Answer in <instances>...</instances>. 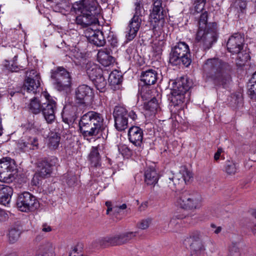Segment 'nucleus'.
I'll return each mask as SVG.
<instances>
[{
  "label": "nucleus",
  "instance_id": "49530a36",
  "mask_svg": "<svg viewBox=\"0 0 256 256\" xmlns=\"http://www.w3.org/2000/svg\"><path fill=\"white\" fill-rule=\"evenodd\" d=\"M162 42H155L152 44L153 51L157 54H162Z\"/></svg>",
  "mask_w": 256,
  "mask_h": 256
},
{
  "label": "nucleus",
  "instance_id": "a19ab883",
  "mask_svg": "<svg viewBox=\"0 0 256 256\" xmlns=\"http://www.w3.org/2000/svg\"><path fill=\"white\" fill-rule=\"evenodd\" d=\"M134 6L135 7V13L134 15H136L139 17H140L142 16V12L144 10L142 0H136Z\"/></svg>",
  "mask_w": 256,
  "mask_h": 256
},
{
  "label": "nucleus",
  "instance_id": "79ce46f5",
  "mask_svg": "<svg viewBox=\"0 0 256 256\" xmlns=\"http://www.w3.org/2000/svg\"><path fill=\"white\" fill-rule=\"evenodd\" d=\"M138 32V31L134 28L128 26L126 32V40L130 42L134 40Z\"/></svg>",
  "mask_w": 256,
  "mask_h": 256
},
{
  "label": "nucleus",
  "instance_id": "5701e85b",
  "mask_svg": "<svg viewBox=\"0 0 256 256\" xmlns=\"http://www.w3.org/2000/svg\"><path fill=\"white\" fill-rule=\"evenodd\" d=\"M13 193L12 188L6 184H0V204L6 206L9 204Z\"/></svg>",
  "mask_w": 256,
  "mask_h": 256
},
{
  "label": "nucleus",
  "instance_id": "bf43d9fd",
  "mask_svg": "<svg viewBox=\"0 0 256 256\" xmlns=\"http://www.w3.org/2000/svg\"><path fill=\"white\" fill-rule=\"evenodd\" d=\"M52 230V228L50 226H48L46 224L42 225V231L44 232H50Z\"/></svg>",
  "mask_w": 256,
  "mask_h": 256
},
{
  "label": "nucleus",
  "instance_id": "7ed1b4c3",
  "mask_svg": "<svg viewBox=\"0 0 256 256\" xmlns=\"http://www.w3.org/2000/svg\"><path fill=\"white\" fill-rule=\"evenodd\" d=\"M185 242L190 246L192 256H200L204 254L207 244L211 245L210 251L215 252V244L213 240L204 232L194 230L186 238Z\"/></svg>",
  "mask_w": 256,
  "mask_h": 256
},
{
  "label": "nucleus",
  "instance_id": "9b49d317",
  "mask_svg": "<svg viewBox=\"0 0 256 256\" xmlns=\"http://www.w3.org/2000/svg\"><path fill=\"white\" fill-rule=\"evenodd\" d=\"M16 170L14 160L9 157L0 159V182L9 183L14 179V172Z\"/></svg>",
  "mask_w": 256,
  "mask_h": 256
},
{
  "label": "nucleus",
  "instance_id": "864d4df0",
  "mask_svg": "<svg viewBox=\"0 0 256 256\" xmlns=\"http://www.w3.org/2000/svg\"><path fill=\"white\" fill-rule=\"evenodd\" d=\"M236 4L242 10L246 8V2L244 0H237Z\"/></svg>",
  "mask_w": 256,
  "mask_h": 256
},
{
  "label": "nucleus",
  "instance_id": "f03ea898",
  "mask_svg": "<svg viewBox=\"0 0 256 256\" xmlns=\"http://www.w3.org/2000/svg\"><path fill=\"white\" fill-rule=\"evenodd\" d=\"M79 126L84 136H96L104 128L103 117L94 111L88 112L81 117Z\"/></svg>",
  "mask_w": 256,
  "mask_h": 256
},
{
  "label": "nucleus",
  "instance_id": "680f3d73",
  "mask_svg": "<svg viewBox=\"0 0 256 256\" xmlns=\"http://www.w3.org/2000/svg\"><path fill=\"white\" fill-rule=\"evenodd\" d=\"M130 116L132 118V120H135L136 118V114L134 112H131L130 113Z\"/></svg>",
  "mask_w": 256,
  "mask_h": 256
},
{
  "label": "nucleus",
  "instance_id": "4be33fe9",
  "mask_svg": "<svg viewBox=\"0 0 256 256\" xmlns=\"http://www.w3.org/2000/svg\"><path fill=\"white\" fill-rule=\"evenodd\" d=\"M112 52L110 48H104L100 50L97 54L98 61L104 66H108L113 62Z\"/></svg>",
  "mask_w": 256,
  "mask_h": 256
},
{
  "label": "nucleus",
  "instance_id": "052dcab7",
  "mask_svg": "<svg viewBox=\"0 0 256 256\" xmlns=\"http://www.w3.org/2000/svg\"><path fill=\"white\" fill-rule=\"evenodd\" d=\"M136 52V50H134V48H128L127 50H126V52L130 54V55H132V53H134Z\"/></svg>",
  "mask_w": 256,
  "mask_h": 256
},
{
  "label": "nucleus",
  "instance_id": "e2e57ef3",
  "mask_svg": "<svg viewBox=\"0 0 256 256\" xmlns=\"http://www.w3.org/2000/svg\"><path fill=\"white\" fill-rule=\"evenodd\" d=\"M198 3H204V6L206 4V0H197Z\"/></svg>",
  "mask_w": 256,
  "mask_h": 256
},
{
  "label": "nucleus",
  "instance_id": "c756f323",
  "mask_svg": "<svg viewBox=\"0 0 256 256\" xmlns=\"http://www.w3.org/2000/svg\"><path fill=\"white\" fill-rule=\"evenodd\" d=\"M110 84L114 88H119L122 82V76L117 70L112 71L109 76Z\"/></svg>",
  "mask_w": 256,
  "mask_h": 256
},
{
  "label": "nucleus",
  "instance_id": "c03bdc74",
  "mask_svg": "<svg viewBox=\"0 0 256 256\" xmlns=\"http://www.w3.org/2000/svg\"><path fill=\"white\" fill-rule=\"evenodd\" d=\"M82 244H78L75 246L70 253L69 256H83L82 254Z\"/></svg>",
  "mask_w": 256,
  "mask_h": 256
},
{
  "label": "nucleus",
  "instance_id": "37998d69",
  "mask_svg": "<svg viewBox=\"0 0 256 256\" xmlns=\"http://www.w3.org/2000/svg\"><path fill=\"white\" fill-rule=\"evenodd\" d=\"M230 256H239V250L236 242H232L229 247Z\"/></svg>",
  "mask_w": 256,
  "mask_h": 256
},
{
  "label": "nucleus",
  "instance_id": "f704fd0d",
  "mask_svg": "<svg viewBox=\"0 0 256 256\" xmlns=\"http://www.w3.org/2000/svg\"><path fill=\"white\" fill-rule=\"evenodd\" d=\"M238 169V165L234 162L227 160L225 165V172L229 175L236 174Z\"/></svg>",
  "mask_w": 256,
  "mask_h": 256
},
{
  "label": "nucleus",
  "instance_id": "a878e982",
  "mask_svg": "<svg viewBox=\"0 0 256 256\" xmlns=\"http://www.w3.org/2000/svg\"><path fill=\"white\" fill-rule=\"evenodd\" d=\"M164 19L163 10L152 8L150 14V24L153 28H156L159 23Z\"/></svg>",
  "mask_w": 256,
  "mask_h": 256
},
{
  "label": "nucleus",
  "instance_id": "6e6d98bb",
  "mask_svg": "<svg viewBox=\"0 0 256 256\" xmlns=\"http://www.w3.org/2000/svg\"><path fill=\"white\" fill-rule=\"evenodd\" d=\"M222 152V148H218L217 152L215 153L214 156V159L216 160H219L220 154Z\"/></svg>",
  "mask_w": 256,
  "mask_h": 256
},
{
  "label": "nucleus",
  "instance_id": "ddd939ff",
  "mask_svg": "<svg viewBox=\"0 0 256 256\" xmlns=\"http://www.w3.org/2000/svg\"><path fill=\"white\" fill-rule=\"evenodd\" d=\"M114 126L118 131H122L128 127V112L122 106H116L114 111Z\"/></svg>",
  "mask_w": 256,
  "mask_h": 256
},
{
  "label": "nucleus",
  "instance_id": "3c124183",
  "mask_svg": "<svg viewBox=\"0 0 256 256\" xmlns=\"http://www.w3.org/2000/svg\"><path fill=\"white\" fill-rule=\"evenodd\" d=\"M8 218V214L4 210L0 208V222L6 220Z\"/></svg>",
  "mask_w": 256,
  "mask_h": 256
},
{
  "label": "nucleus",
  "instance_id": "473e14b6",
  "mask_svg": "<svg viewBox=\"0 0 256 256\" xmlns=\"http://www.w3.org/2000/svg\"><path fill=\"white\" fill-rule=\"evenodd\" d=\"M99 146H93L89 154V160L92 164L96 167L100 164V156L98 152Z\"/></svg>",
  "mask_w": 256,
  "mask_h": 256
},
{
  "label": "nucleus",
  "instance_id": "39448f33",
  "mask_svg": "<svg viewBox=\"0 0 256 256\" xmlns=\"http://www.w3.org/2000/svg\"><path fill=\"white\" fill-rule=\"evenodd\" d=\"M189 55L188 46L184 42H180L172 48L170 54L169 62L174 66L182 64L187 67L191 63Z\"/></svg>",
  "mask_w": 256,
  "mask_h": 256
},
{
  "label": "nucleus",
  "instance_id": "412c9836",
  "mask_svg": "<svg viewBox=\"0 0 256 256\" xmlns=\"http://www.w3.org/2000/svg\"><path fill=\"white\" fill-rule=\"evenodd\" d=\"M92 95V90L86 85L80 86L76 90V97L80 103H84Z\"/></svg>",
  "mask_w": 256,
  "mask_h": 256
},
{
  "label": "nucleus",
  "instance_id": "0eeeda50",
  "mask_svg": "<svg viewBox=\"0 0 256 256\" xmlns=\"http://www.w3.org/2000/svg\"><path fill=\"white\" fill-rule=\"evenodd\" d=\"M201 202L202 198L198 193L188 190L182 192L177 201L178 206L186 210L200 208L202 206Z\"/></svg>",
  "mask_w": 256,
  "mask_h": 256
},
{
  "label": "nucleus",
  "instance_id": "423d86ee",
  "mask_svg": "<svg viewBox=\"0 0 256 256\" xmlns=\"http://www.w3.org/2000/svg\"><path fill=\"white\" fill-rule=\"evenodd\" d=\"M51 78L55 88L59 90H66L70 88L72 78L70 72L62 66H58L52 70Z\"/></svg>",
  "mask_w": 256,
  "mask_h": 256
},
{
  "label": "nucleus",
  "instance_id": "09e8293b",
  "mask_svg": "<svg viewBox=\"0 0 256 256\" xmlns=\"http://www.w3.org/2000/svg\"><path fill=\"white\" fill-rule=\"evenodd\" d=\"M162 2V0H153L152 8L163 10Z\"/></svg>",
  "mask_w": 256,
  "mask_h": 256
},
{
  "label": "nucleus",
  "instance_id": "f8f14e48",
  "mask_svg": "<svg viewBox=\"0 0 256 256\" xmlns=\"http://www.w3.org/2000/svg\"><path fill=\"white\" fill-rule=\"evenodd\" d=\"M40 86V74L35 70H28L26 72V78L22 86L24 91L36 94L38 92Z\"/></svg>",
  "mask_w": 256,
  "mask_h": 256
},
{
  "label": "nucleus",
  "instance_id": "b1692460",
  "mask_svg": "<svg viewBox=\"0 0 256 256\" xmlns=\"http://www.w3.org/2000/svg\"><path fill=\"white\" fill-rule=\"evenodd\" d=\"M157 78L156 72L152 69L142 72L140 76L141 80L148 86L154 84L157 80Z\"/></svg>",
  "mask_w": 256,
  "mask_h": 256
},
{
  "label": "nucleus",
  "instance_id": "603ef678",
  "mask_svg": "<svg viewBox=\"0 0 256 256\" xmlns=\"http://www.w3.org/2000/svg\"><path fill=\"white\" fill-rule=\"evenodd\" d=\"M127 208L126 204H124L120 206H114V211L116 212H119V210H125Z\"/></svg>",
  "mask_w": 256,
  "mask_h": 256
},
{
  "label": "nucleus",
  "instance_id": "c85d7f7f",
  "mask_svg": "<svg viewBox=\"0 0 256 256\" xmlns=\"http://www.w3.org/2000/svg\"><path fill=\"white\" fill-rule=\"evenodd\" d=\"M99 243L102 246L120 245L118 234L104 237L99 240Z\"/></svg>",
  "mask_w": 256,
  "mask_h": 256
},
{
  "label": "nucleus",
  "instance_id": "72a5a7b5",
  "mask_svg": "<svg viewBox=\"0 0 256 256\" xmlns=\"http://www.w3.org/2000/svg\"><path fill=\"white\" fill-rule=\"evenodd\" d=\"M250 83L248 94L251 99L256 100V72L252 75Z\"/></svg>",
  "mask_w": 256,
  "mask_h": 256
},
{
  "label": "nucleus",
  "instance_id": "4468645a",
  "mask_svg": "<svg viewBox=\"0 0 256 256\" xmlns=\"http://www.w3.org/2000/svg\"><path fill=\"white\" fill-rule=\"evenodd\" d=\"M244 38L238 33L232 35L228 40L226 46L228 51L232 54H238L242 50Z\"/></svg>",
  "mask_w": 256,
  "mask_h": 256
},
{
  "label": "nucleus",
  "instance_id": "a18cd8bd",
  "mask_svg": "<svg viewBox=\"0 0 256 256\" xmlns=\"http://www.w3.org/2000/svg\"><path fill=\"white\" fill-rule=\"evenodd\" d=\"M151 222V219L147 218L142 220L138 224V228L142 230H146L148 228Z\"/></svg>",
  "mask_w": 256,
  "mask_h": 256
},
{
  "label": "nucleus",
  "instance_id": "c9c22d12",
  "mask_svg": "<svg viewBox=\"0 0 256 256\" xmlns=\"http://www.w3.org/2000/svg\"><path fill=\"white\" fill-rule=\"evenodd\" d=\"M92 80L97 90H99L101 92L104 90L107 83L106 80L104 78L103 75Z\"/></svg>",
  "mask_w": 256,
  "mask_h": 256
},
{
  "label": "nucleus",
  "instance_id": "6e6552de",
  "mask_svg": "<svg viewBox=\"0 0 256 256\" xmlns=\"http://www.w3.org/2000/svg\"><path fill=\"white\" fill-rule=\"evenodd\" d=\"M16 204L19 210L23 212H33L40 208V202L35 196L29 192L20 194Z\"/></svg>",
  "mask_w": 256,
  "mask_h": 256
},
{
  "label": "nucleus",
  "instance_id": "e433bc0d",
  "mask_svg": "<svg viewBox=\"0 0 256 256\" xmlns=\"http://www.w3.org/2000/svg\"><path fill=\"white\" fill-rule=\"evenodd\" d=\"M141 22L142 20L140 18L136 15H134L130 21L128 26L138 32L140 30Z\"/></svg>",
  "mask_w": 256,
  "mask_h": 256
},
{
  "label": "nucleus",
  "instance_id": "338daca9",
  "mask_svg": "<svg viewBox=\"0 0 256 256\" xmlns=\"http://www.w3.org/2000/svg\"><path fill=\"white\" fill-rule=\"evenodd\" d=\"M37 177H38V176H36V175H35V176H34V178H33V180H34V179H35V178H37Z\"/></svg>",
  "mask_w": 256,
  "mask_h": 256
},
{
  "label": "nucleus",
  "instance_id": "2f4dec72",
  "mask_svg": "<svg viewBox=\"0 0 256 256\" xmlns=\"http://www.w3.org/2000/svg\"><path fill=\"white\" fill-rule=\"evenodd\" d=\"M136 232H125L118 234L120 245L128 242L136 237Z\"/></svg>",
  "mask_w": 256,
  "mask_h": 256
},
{
  "label": "nucleus",
  "instance_id": "69168bd1",
  "mask_svg": "<svg viewBox=\"0 0 256 256\" xmlns=\"http://www.w3.org/2000/svg\"><path fill=\"white\" fill-rule=\"evenodd\" d=\"M8 256H17V255L15 254H9Z\"/></svg>",
  "mask_w": 256,
  "mask_h": 256
},
{
  "label": "nucleus",
  "instance_id": "cd10ccee",
  "mask_svg": "<svg viewBox=\"0 0 256 256\" xmlns=\"http://www.w3.org/2000/svg\"><path fill=\"white\" fill-rule=\"evenodd\" d=\"M60 136L56 132H52L50 133L46 138V144L48 148L50 150H55L59 146Z\"/></svg>",
  "mask_w": 256,
  "mask_h": 256
},
{
  "label": "nucleus",
  "instance_id": "774afa93",
  "mask_svg": "<svg viewBox=\"0 0 256 256\" xmlns=\"http://www.w3.org/2000/svg\"><path fill=\"white\" fill-rule=\"evenodd\" d=\"M54 0H46L48 2H53Z\"/></svg>",
  "mask_w": 256,
  "mask_h": 256
},
{
  "label": "nucleus",
  "instance_id": "1a4fd4ad",
  "mask_svg": "<svg viewBox=\"0 0 256 256\" xmlns=\"http://www.w3.org/2000/svg\"><path fill=\"white\" fill-rule=\"evenodd\" d=\"M173 84L175 86L171 90V102L174 106H181L185 100L184 95L190 86L187 84V81L184 78L178 80Z\"/></svg>",
  "mask_w": 256,
  "mask_h": 256
},
{
  "label": "nucleus",
  "instance_id": "393cba45",
  "mask_svg": "<svg viewBox=\"0 0 256 256\" xmlns=\"http://www.w3.org/2000/svg\"><path fill=\"white\" fill-rule=\"evenodd\" d=\"M159 175L154 168H148L144 172V182L148 185L154 186L158 182Z\"/></svg>",
  "mask_w": 256,
  "mask_h": 256
},
{
  "label": "nucleus",
  "instance_id": "9d476101",
  "mask_svg": "<svg viewBox=\"0 0 256 256\" xmlns=\"http://www.w3.org/2000/svg\"><path fill=\"white\" fill-rule=\"evenodd\" d=\"M192 178V173L185 167H182L178 172L169 176L167 184L168 186L174 191L180 188L182 185L188 182Z\"/></svg>",
  "mask_w": 256,
  "mask_h": 256
},
{
  "label": "nucleus",
  "instance_id": "5fc2aeb1",
  "mask_svg": "<svg viewBox=\"0 0 256 256\" xmlns=\"http://www.w3.org/2000/svg\"><path fill=\"white\" fill-rule=\"evenodd\" d=\"M106 206L107 207V210H106V214H109V212L112 210H114V206H112V204L111 202L110 201H107L106 202Z\"/></svg>",
  "mask_w": 256,
  "mask_h": 256
},
{
  "label": "nucleus",
  "instance_id": "2eb2a0df",
  "mask_svg": "<svg viewBox=\"0 0 256 256\" xmlns=\"http://www.w3.org/2000/svg\"><path fill=\"white\" fill-rule=\"evenodd\" d=\"M58 162V158L54 156L46 158L40 160L38 162L40 176L44 178L50 176L52 172V167L55 166Z\"/></svg>",
  "mask_w": 256,
  "mask_h": 256
},
{
  "label": "nucleus",
  "instance_id": "20e7f679",
  "mask_svg": "<svg viewBox=\"0 0 256 256\" xmlns=\"http://www.w3.org/2000/svg\"><path fill=\"white\" fill-rule=\"evenodd\" d=\"M42 96L46 100V102L44 104L46 106H42L40 101L37 98H34L30 100L28 105L29 110L32 113L36 114L42 112L47 122L52 124L56 118V102L47 92H42Z\"/></svg>",
  "mask_w": 256,
  "mask_h": 256
},
{
  "label": "nucleus",
  "instance_id": "8fccbe9b",
  "mask_svg": "<svg viewBox=\"0 0 256 256\" xmlns=\"http://www.w3.org/2000/svg\"><path fill=\"white\" fill-rule=\"evenodd\" d=\"M38 142L36 138H33L32 140L30 141V142L29 145V149L30 150H34L38 148Z\"/></svg>",
  "mask_w": 256,
  "mask_h": 256
},
{
  "label": "nucleus",
  "instance_id": "6ab92c4d",
  "mask_svg": "<svg viewBox=\"0 0 256 256\" xmlns=\"http://www.w3.org/2000/svg\"><path fill=\"white\" fill-rule=\"evenodd\" d=\"M128 136L130 141L137 146H140L143 140V131L138 126H132L128 130Z\"/></svg>",
  "mask_w": 256,
  "mask_h": 256
},
{
  "label": "nucleus",
  "instance_id": "f257e3e1",
  "mask_svg": "<svg viewBox=\"0 0 256 256\" xmlns=\"http://www.w3.org/2000/svg\"><path fill=\"white\" fill-rule=\"evenodd\" d=\"M208 14L202 13L198 21V28L195 38V42L204 49H209L217 39V25L216 22L208 24Z\"/></svg>",
  "mask_w": 256,
  "mask_h": 256
},
{
  "label": "nucleus",
  "instance_id": "4d7b16f0",
  "mask_svg": "<svg viewBox=\"0 0 256 256\" xmlns=\"http://www.w3.org/2000/svg\"><path fill=\"white\" fill-rule=\"evenodd\" d=\"M210 226H211V228H215V230H214V232L216 234H219V233L221 232V230H222V227H221V226H218V227H216V226L214 224H210Z\"/></svg>",
  "mask_w": 256,
  "mask_h": 256
},
{
  "label": "nucleus",
  "instance_id": "13d9d810",
  "mask_svg": "<svg viewBox=\"0 0 256 256\" xmlns=\"http://www.w3.org/2000/svg\"><path fill=\"white\" fill-rule=\"evenodd\" d=\"M148 207V202H142L140 206H139V210L140 211L144 210Z\"/></svg>",
  "mask_w": 256,
  "mask_h": 256
},
{
  "label": "nucleus",
  "instance_id": "4c0bfd02",
  "mask_svg": "<svg viewBox=\"0 0 256 256\" xmlns=\"http://www.w3.org/2000/svg\"><path fill=\"white\" fill-rule=\"evenodd\" d=\"M20 236V232L18 230L13 228H11L8 232V238L10 243H14L18 240Z\"/></svg>",
  "mask_w": 256,
  "mask_h": 256
},
{
  "label": "nucleus",
  "instance_id": "7c9ffc66",
  "mask_svg": "<svg viewBox=\"0 0 256 256\" xmlns=\"http://www.w3.org/2000/svg\"><path fill=\"white\" fill-rule=\"evenodd\" d=\"M86 72L91 80H94L103 75L102 69L96 64H92L88 67Z\"/></svg>",
  "mask_w": 256,
  "mask_h": 256
},
{
  "label": "nucleus",
  "instance_id": "f3484780",
  "mask_svg": "<svg viewBox=\"0 0 256 256\" xmlns=\"http://www.w3.org/2000/svg\"><path fill=\"white\" fill-rule=\"evenodd\" d=\"M35 256H56L55 244L49 240L41 242L36 248Z\"/></svg>",
  "mask_w": 256,
  "mask_h": 256
},
{
  "label": "nucleus",
  "instance_id": "dca6fc26",
  "mask_svg": "<svg viewBox=\"0 0 256 256\" xmlns=\"http://www.w3.org/2000/svg\"><path fill=\"white\" fill-rule=\"evenodd\" d=\"M97 5L95 0H82L74 4L73 8L76 13L86 12L96 14Z\"/></svg>",
  "mask_w": 256,
  "mask_h": 256
},
{
  "label": "nucleus",
  "instance_id": "0e129e2a",
  "mask_svg": "<svg viewBox=\"0 0 256 256\" xmlns=\"http://www.w3.org/2000/svg\"><path fill=\"white\" fill-rule=\"evenodd\" d=\"M2 134V124L0 125V136H1Z\"/></svg>",
  "mask_w": 256,
  "mask_h": 256
},
{
  "label": "nucleus",
  "instance_id": "aec40b11",
  "mask_svg": "<svg viewBox=\"0 0 256 256\" xmlns=\"http://www.w3.org/2000/svg\"><path fill=\"white\" fill-rule=\"evenodd\" d=\"M86 31V36L90 43L98 46H102L104 45L106 40L102 32L100 30L94 32L88 29Z\"/></svg>",
  "mask_w": 256,
  "mask_h": 256
},
{
  "label": "nucleus",
  "instance_id": "a211bd4d",
  "mask_svg": "<svg viewBox=\"0 0 256 256\" xmlns=\"http://www.w3.org/2000/svg\"><path fill=\"white\" fill-rule=\"evenodd\" d=\"M80 13V14L76 17V22L82 28L88 26L98 22V20L94 14L86 12Z\"/></svg>",
  "mask_w": 256,
  "mask_h": 256
},
{
  "label": "nucleus",
  "instance_id": "de8ad7c7",
  "mask_svg": "<svg viewBox=\"0 0 256 256\" xmlns=\"http://www.w3.org/2000/svg\"><path fill=\"white\" fill-rule=\"evenodd\" d=\"M29 145L30 142H27L24 140H20L18 144V148L23 151L29 149Z\"/></svg>",
  "mask_w": 256,
  "mask_h": 256
},
{
  "label": "nucleus",
  "instance_id": "bb28decb",
  "mask_svg": "<svg viewBox=\"0 0 256 256\" xmlns=\"http://www.w3.org/2000/svg\"><path fill=\"white\" fill-rule=\"evenodd\" d=\"M213 80L216 84L226 87L230 84L231 78L230 75L222 72H216L213 77Z\"/></svg>",
  "mask_w": 256,
  "mask_h": 256
},
{
  "label": "nucleus",
  "instance_id": "58836bf2",
  "mask_svg": "<svg viewBox=\"0 0 256 256\" xmlns=\"http://www.w3.org/2000/svg\"><path fill=\"white\" fill-rule=\"evenodd\" d=\"M158 107V102L155 98H152L144 105L145 109L152 112H156Z\"/></svg>",
  "mask_w": 256,
  "mask_h": 256
},
{
  "label": "nucleus",
  "instance_id": "ea45409f",
  "mask_svg": "<svg viewBox=\"0 0 256 256\" xmlns=\"http://www.w3.org/2000/svg\"><path fill=\"white\" fill-rule=\"evenodd\" d=\"M220 66V62L216 58L208 60L204 64L205 68L206 69H214L219 67Z\"/></svg>",
  "mask_w": 256,
  "mask_h": 256
}]
</instances>
